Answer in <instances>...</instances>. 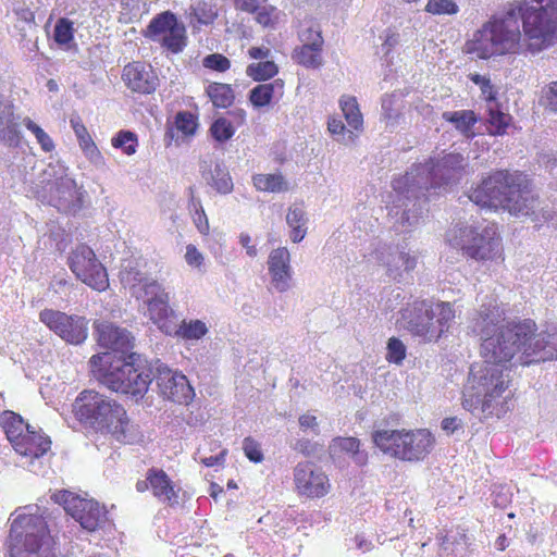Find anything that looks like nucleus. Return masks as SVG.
<instances>
[{"label": "nucleus", "mask_w": 557, "mask_h": 557, "mask_svg": "<svg viewBox=\"0 0 557 557\" xmlns=\"http://www.w3.org/2000/svg\"><path fill=\"white\" fill-rule=\"evenodd\" d=\"M557 38V0H516L483 25L468 42L480 59L496 54L539 52Z\"/></svg>", "instance_id": "1"}, {"label": "nucleus", "mask_w": 557, "mask_h": 557, "mask_svg": "<svg viewBox=\"0 0 557 557\" xmlns=\"http://www.w3.org/2000/svg\"><path fill=\"white\" fill-rule=\"evenodd\" d=\"M504 312L494 298L483 302L473 331L482 339L481 354L488 361H511L521 366L557 359V332L536 333L530 319L499 326Z\"/></svg>", "instance_id": "2"}, {"label": "nucleus", "mask_w": 557, "mask_h": 557, "mask_svg": "<svg viewBox=\"0 0 557 557\" xmlns=\"http://www.w3.org/2000/svg\"><path fill=\"white\" fill-rule=\"evenodd\" d=\"M467 168L468 162L462 154L450 152L430 163L419 164L394 180L388 215L394 220L396 231L409 232L419 223L421 198L429 188L457 184L468 173Z\"/></svg>", "instance_id": "3"}, {"label": "nucleus", "mask_w": 557, "mask_h": 557, "mask_svg": "<svg viewBox=\"0 0 557 557\" xmlns=\"http://www.w3.org/2000/svg\"><path fill=\"white\" fill-rule=\"evenodd\" d=\"M73 412L85 425L110 433L119 442L133 444L140 438L138 426L129 421L123 406L96 391L79 393Z\"/></svg>", "instance_id": "4"}, {"label": "nucleus", "mask_w": 557, "mask_h": 557, "mask_svg": "<svg viewBox=\"0 0 557 557\" xmlns=\"http://www.w3.org/2000/svg\"><path fill=\"white\" fill-rule=\"evenodd\" d=\"M507 362L484 358L482 366L471 368L463 391L462 406L466 410L480 419L498 414V406L507 398L504 396L509 383V371L505 366Z\"/></svg>", "instance_id": "5"}, {"label": "nucleus", "mask_w": 557, "mask_h": 557, "mask_svg": "<svg viewBox=\"0 0 557 557\" xmlns=\"http://www.w3.org/2000/svg\"><path fill=\"white\" fill-rule=\"evenodd\" d=\"M455 319L450 302L414 300L399 311L396 324L423 342H436Z\"/></svg>", "instance_id": "6"}, {"label": "nucleus", "mask_w": 557, "mask_h": 557, "mask_svg": "<svg viewBox=\"0 0 557 557\" xmlns=\"http://www.w3.org/2000/svg\"><path fill=\"white\" fill-rule=\"evenodd\" d=\"M27 506L13 519L10 530V557H55L46 521Z\"/></svg>", "instance_id": "7"}, {"label": "nucleus", "mask_w": 557, "mask_h": 557, "mask_svg": "<svg viewBox=\"0 0 557 557\" xmlns=\"http://www.w3.org/2000/svg\"><path fill=\"white\" fill-rule=\"evenodd\" d=\"M372 440L377 448L403 461H421L433 450L435 438L426 429L379 430Z\"/></svg>", "instance_id": "8"}, {"label": "nucleus", "mask_w": 557, "mask_h": 557, "mask_svg": "<svg viewBox=\"0 0 557 557\" xmlns=\"http://www.w3.org/2000/svg\"><path fill=\"white\" fill-rule=\"evenodd\" d=\"M447 240L450 246L478 261L494 260L502 256L500 238L494 224L457 225L448 232Z\"/></svg>", "instance_id": "9"}, {"label": "nucleus", "mask_w": 557, "mask_h": 557, "mask_svg": "<svg viewBox=\"0 0 557 557\" xmlns=\"http://www.w3.org/2000/svg\"><path fill=\"white\" fill-rule=\"evenodd\" d=\"M520 185V174L507 170L495 171L473 188L468 198L476 206L490 210L503 208L508 212L523 210L513 198H508L509 189Z\"/></svg>", "instance_id": "10"}, {"label": "nucleus", "mask_w": 557, "mask_h": 557, "mask_svg": "<svg viewBox=\"0 0 557 557\" xmlns=\"http://www.w3.org/2000/svg\"><path fill=\"white\" fill-rule=\"evenodd\" d=\"M51 499L87 531H96L108 523V511L94 499L83 498L70 491H58L51 495Z\"/></svg>", "instance_id": "11"}, {"label": "nucleus", "mask_w": 557, "mask_h": 557, "mask_svg": "<svg viewBox=\"0 0 557 557\" xmlns=\"http://www.w3.org/2000/svg\"><path fill=\"white\" fill-rule=\"evenodd\" d=\"M69 267L75 276L95 290L102 292L109 287L106 268L99 262L94 250L86 245H78L69 256Z\"/></svg>", "instance_id": "12"}, {"label": "nucleus", "mask_w": 557, "mask_h": 557, "mask_svg": "<svg viewBox=\"0 0 557 557\" xmlns=\"http://www.w3.org/2000/svg\"><path fill=\"white\" fill-rule=\"evenodd\" d=\"M134 296L137 299H141L147 306L149 319L163 333L171 335L174 325L170 318L174 314V311L169 305L170 296L164 287L158 282H146L141 287L135 289Z\"/></svg>", "instance_id": "13"}, {"label": "nucleus", "mask_w": 557, "mask_h": 557, "mask_svg": "<svg viewBox=\"0 0 557 557\" xmlns=\"http://www.w3.org/2000/svg\"><path fill=\"white\" fill-rule=\"evenodd\" d=\"M45 175L54 177L50 187V203L64 212H76L82 208L83 193L77 187L75 180L67 176L61 164H49Z\"/></svg>", "instance_id": "14"}, {"label": "nucleus", "mask_w": 557, "mask_h": 557, "mask_svg": "<svg viewBox=\"0 0 557 557\" xmlns=\"http://www.w3.org/2000/svg\"><path fill=\"white\" fill-rule=\"evenodd\" d=\"M39 320L50 331L71 345H79L88 336V321L85 317L45 309L40 311Z\"/></svg>", "instance_id": "15"}, {"label": "nucleus", "mask_w": 557, "mask_h": 557, "mask_svg": "<svg viewBox=\"0 0 557 557\" xmlns=\"http://www.w3.org/2000/svg\"><path fill=\"white\" fill-rule=\"evenodd\" d=\"M147 37L173 53L186 47V28L176 16L166 11L151 20L147 27Z\"/></svg>", "instance_id": "16"}, {"label": "nucleus", "mask_w": 557, "mask_h": 557, "mask_svg": "<svg viewBox=\"0 0 557 557\" xmlns=\"http://www.w3.org/2000/svg\"><path fill=\"white\" fill-rule=\"evenodd\" d=\"M12 447L20 455L24 467L34 473H39L50 450L51 441L37 432L34 426H27L25 434L18 441H14Z\"/></svg>", "instance_id": "17"}, {"label": "nucleus", "mask_w": 557, "mask_h": 557, "mask_svg": "<svg viewBox=\"0 0 557 557\" xmlns=\"http://www.w3.org/2000/svg\"><path fill=\"white\" fill-rule=\"evenodd\" d=\"M156 382L160 394L174 403L188 404L195 396L187 377L164 364L156 368Z\"/></svg>", "instance_id": "18"}, {"label": "nucleus", "mask_w": 557, "mask_h": 557, "mask_svg": "<svg viewBox=\"0 0 557 557\" xmlns=\"http://www.w3.org/2000/svg\"><path fill=\"white\" fill-rule=\"evenodd\" d=\"M294 483L299 495L322 497L329 493L326 474L312 462H299L294 469Z\"/></svg>", "instance_id": "19"}, {"label": "nucleus", "mask_w": 557, "mask_h": 557, "mask_svg": "<svg viewBox=\"0 0 557 557\" xmlns=\"http://www.w3.org/2000/svg\"><path fill=\"white\" fill-rule=\"evenodd\" d=\"M524 183V178L522 174H520V185L516 188L509 189L508 198H513L512 200L517 202V206L521 207L523 210L519 212H509L516 216H529L535 222H548L553 226H557V215L555 216L550 211L539 209L540 201L534 196L531 189Z\"/></svg>", "instance_id": "20"}, {"label": "nucleus", "mask_w": 557, "mask_h": 557, "mask_svg": "<svg viewBox=\"0 0 557 557\" xmlns=\"http://www.w3.org/2000/svg\"><path fill=\"white\" fill-rule=\"evenodd\" d=\"M267 263L273 288L278 293L287 292L292 287L294 274L289 250L286 247L272 249Z\"/></svg>", "instance_id": "21"}, {"label": "nucleus", "mask_w": 557, "mask_h": 557, "mask_svg": "<svg viewBox=\"0 0 557 557\" xmlns=\"http://www.w3.org/2000/svg\"><path fill=\"white\" fill-rule=\"evenodd\" d=\"M377 260L386 269V275L396 282L406 280L417 265L414 255L391 247L379 250Z\"/></svg>", "instance_id": "22"}, {"label": "nucleus", "mask_w": 557, "mask_h": 557, "mask_svg": "<svg viewBox=\"0 0 557 557\" xmlns=\"http://www.w3.org/2000/svg\"><path fill=\"white\" fill-rule=\"evenodd\" d=\"M96 332L98 344L101 347L123 355L132 354L134 337L126 329L116 326L111 322H98Z\"/></svg>", "instance_id": "23"}, {"label": "nucleus", "mask_w": 557, "mask_h": 557, "mask_svg": "<svg viewBox=\"0 0 557 557\" xmlns=\"http://www.w3.org/2000/svg\"><path fill=\"white\" fill-rule=\"evenodd\" d=\"M122 79L132 91L139 94H151L158 85V77L152 67L141 62L125 65Z\"/></svg>", "instance_id": "24"}, {"label": "nucleus", "mask_w": 557, "mask_h": 557, "mask_svg": "<svg viewBox=\"0 0 557 557\" xmlns=\"http://www.w3.org/2000/svg\"><path fill=\"white\" fill-rule=\"evenodd\" d=\"M20 117L14 114L13 103L0 95V140L10 147H16L21 140Z\"/></svg>", "instance_id": "25"}, {"label": "nucleus", "mask_w": 557, "mask_h": 557, "mask_svg": "<svg viewBox=\"0 0 557 557\" xmlns=\"http://www.w3.org/2000/svg\"><path fill=\"white\" fill-rule=\"evenodd\" d=\"M135 354H129V375L125 380V388L121 394L128 395L136 400L141 399L148 392L149 385L152 381L151 371L139 366H135Z\"/></svg>", "instance_id": "26"}, {"label": "nucleus", "mask_w": 557, "mask_h": 557, "mask_svg": "<svg viewBox=\"0 0 557 557\" xmlns=\"http://www.w3.org/2000/svg\"><path fill=\"white\" fill-rule=\"evenodd\" d=\"M200 172L202 178L208 185L213 187L218 193L227 195L233 190V181L226 169L221 162H215L213 168L212 163L202 161L200 165Z\"/></svg>", "instance_id": "27"}, {"label": "nucleus", "mask_w": 557, "mask_h": 557, "mask_svg": "<svg viewBox=\"0 0 557 557\" xmlns=\"http://www.w3.org/2000/svg\"><path fill=\"white\" fill-rule=\"evenodd\" d=\"M147 481L152 494L162 502L169 504L177 503V493L169 475L163 470L151 469L147 473Z\"/></svg>", "instance_id": "28"}, {"label": "nucleus", "mask_w": 557, "mask_h": 557, "mask_svg": "<svg viewBox=\"0 0 557 557\" xmlns=\"http://www.w3.org/2000/svg\"><path fill=\"white\" fill-rule=\"evenodd\" d=\"M70 124L77 137L79 147L84 151L85 156L91 162L100 163L102 160L101 153L97 148L96 144L94 143L91 136L89 135L86 126L82 122V119L78 115L72 116L70 119Z\"/></svg>", "instance_id": "29"}, {"label": "nucleus", "mask_w": 557, "mask_h": 557, "mask_svg": "<svg viewBox=\"0 0 557 557\" xmlns=\"http://www.w3.org/2000/svg\"><path fill=\"white\" fill-rule=\"evenodd\" d=\"M129 361L111 363L109 369L100 374V382L109 389L121 393L125 388V380L129 375Z\"/></svg>", "instance_id": "30"}, {"label": "nucleus", "mask_w": 557, "mask_h": 557, "mask_svg": "<svg viewBox=\"0 0 557 557\" xmlns=\"http://www.w3.org/2000/svg\"><path fill=\"white\" fill-rule=\"evenodd\" d=\"M332 455L346 453L358 466H364L368 461V454L360 450V441L356 437H336L330 445Z\"/></svg>", "instance_id": "31"}, {"label": "nucleus", "mask_w": 557, "mask_h": 557, "mask_svg": "<svg viewBox=\"0 0 557 557\" xmlns=\"http://www.w3.org/2000/svg\"><path fill=\"white\" fill-rule=\"evenodd\" d=\"M283 89L284 83L282 79L260 84L250 90L249 99L255 107H265L270 104L273 98L282 97L284 92Z\"/></svg>", "instance_id": "32"}, {"label": "nucleus", "mask_w": 557, "mask_h": 557, "mask_svg": "<svg viewBox=\"0 0 557 557\" xmlns=\"http://www.w3.org/2000/svg\"><path fill=\"white\" fill-rule=\"evenodd\" d=\"M404 103L403 99L396 95H385L382 98V121L385 123L386 128H395L403 119Z\"/></svg>", "instance_id": "33"}, {"label": "nucleus", "mask_w": 557, "mask_h": 557, "mask_svg": "<svg viewBox=\"0 0 557 557\" xmlns=\"http://www.w3.org/2000/svg\"><path fill=\"white\" fill-rule=\"evenodd\" d=\"M442 117L443 120L454 124L455 127L466 137L471 138L474 136L472 127L476 123L478 117L473 111H446L442 114Z\"/></svg>", "instance_id": "34"}, {"label": "nucleus", "mask_w": 557, "mask_h": 557, "mask_svg": "<svg viewBox=\"0 0 557 557\" xmlns=\"http://www.w3.org/2000/svg\"><path fill=\"white\" fill-rule=\"evenodd\" d=\"M0 425L11 445L25 434L27 426H30L23 421L21 416L13 411H4L1 413Z\"/></svg>", "instance_id": "35"}, {"label": "nucleus", "mask_w": 557, "mask_h": 557, "mask_svg": "<svg viewBox=\"0 0 557 557\" xmlns=\"http://www.w3.org/2000/svg\"><path fill=\"white\" fill-rule=\"evenodd\" d=\"M286 223L292 228L290 239L294 243H300L307 233V218L304 209L297 206L290 207L286 215Z\"/></svg>", "instance_id": "36"}, {"label": "nucleus", "mask_w": 557, "mask_h": 557, "mask_svg": "<svg viewBox=\"0 0 557 557\" xmlns=\"http://www.w3.org/2000/svg\"><path fill=\"white\" fill-rule=\"evenodd\" d=\"M339 107L347 124L355 131H362L363 116L360 112L357 99L352 96H343L339 99Z\"/></svg>", "instance_id": "37"}, {"label": "nucleus", "mask_w": 557, "mask_h": 557, "mask_svg": "<svg viewBox=\"0 0 557 557\" xmlns=\"http://www.w3.org/2000/svg\"><path fill=\"white\" fill-rule=\"evenodd\" d=\"M121 281L124 285H128L134 295L135 289L141 287L146 282H156L154 280L148 278L146 273L143 272L137 263L128 261L123 265L120 272Z\"/></svg>", "instance_id": "38"}, {"label": "nucleus", "mask_w": 557, "mask_h": 557, "mask_svg": "<svg viewBox=\"0 0 557 557\" xmlns=\"http://www.w3.org/2000/svg\"><path fill=\"white\" fill-rule=\"evenodd\" d=\"M322 47L301 45L294 50L293 59L306 67L317 69L322 65Z\"/></svg>", "instance_id": "39"}, {"label": "nucleus", "mask_w": 557, "mask_h": 557, "mask_svg": "<svg viewBox=\"0 0 557 557\" xmlns=\"http://www.w3.org/2000/svg\"><path fill=\"white\" fill-rule=\"evenodd\" d=\"M207 95L216 108H227L234 101V92L230 85L212 83L207 87Z\"/></svg>", "instance_id": "40"}, {"label": "nucleus", "mask_w": 557, "mask_h": 557, "mask_svg": "<svg viewBox=\"0 0 557 557\" xmlns=\"http://www.w3.org/2000/svg\"><path fill=\"white\" fill-rule=\"evenodd\" d=\"M208 333V327L201 320H183L178 327L174 325L172 334L184 339H199Z\"/></svg>", "instance_id": "41"}, {"label": "nucleus", "mask_w": 557, "mask_h": 557, "mask_svg": "<svg viewBox=\"0 0 557 557\" xmlns=\"http://www.w3.org/2000/svg\"><path fill=\"white\" fill-rule=\"evenodd\" d=\"M253 185L261 191L280 193L287 189V184L281 174L255 175Z\"/></svg>", "instance_id": "42"}, {"label": "nucleus", "mask_w": 557, "mask_h": 557, "mask_svg": "<svg viewBox=\"0 0 557 557\" xmlns=\"http://www.w3.org/2000/svg\"><path fill=\"white\" fill-rule=\"evenodd\" d=\"M246 73L255 81H264L277 73V66L273 61L265 60L259 63H251L247 66Z\"/></svg>", "instance_id": "43"}, {"label": "nucleus", "mask_w": 557, "mask_h": 557, "mask_svg": "<svg viewBox=\"0 0 557 557\" xmlns=\"http://www.w3.org/2000/svg\"><path fill=\"white\" fill-rule=\"evenodd\" d=\"M327 129L338 143L344 145L354 143L357 137L351 131L346 129L345 124L338 117L329 119Z\"/></svg>", "instance_id": "44"}, {"label": "nucleus", "mask_w": 557, "mask_h": 557, "mask_svg": "<svg viewBox=\"0 0 557 557\" xmlns=\"http://www.w3.org/2000/svg\"><path fill=\"white\" fill-rule=\"evenodd\" d=\"M212 137L220 143H225L233 137L235 128L225 117L216 119L210 127Z\"/></svg>", "instance_id": "45"}, {"label": "nucleus", "mask_w": 557, "mask_h": 557, "mask_svg": "<svg viewBox=\"0 0 557 557\" xmlns=\"http://www.w3.org/2000/svg\"><path fill=\"white\" fill-rule=\"evenodd\" d=\"M112 146L121 148L127 156H132L136 152L137 137L129 131H120L112 138Z\"/></svg>", "instance_id": "46"}, {"label": "nucleus", "mask_w": 557, "mask_h": 557, "mask_svg": "<svg viewBox=\"0 0 557 557\" xmlns=\"http://www.w3.org/2000/svg\"><path fill=\"white\" fill-rule=\"evenodd\" d=\"M490 133L493 135H503L509 124L510 116L493 107L488 108Z\"/></svg>", "instance_id": "47"}, {"label": "nucleus", "mask_w": 557, "mask_h": 557, "mask_svg": "<svg viewBox=\"0 0 557 557\" xmlns=\"http://www.w3.org/2000/svg\"><path fill=\"white\" fill-rule=\"evenodd\" d=\"M23 123L26 128L35 135L37 143L44 151L50 152L54 149L53 140L39 125L34 123L29 117H25Z\"/></svg>", "instance_id": "48"}, {"label": "nucleus", "mask_w": 557, "mask_h": 557, "mask_svg": "<svg viewBox=\"0 0 557 557\" xmlns=\"http://www.w3.org/2000/svg\"><path fill=\"white\" fill-rule=\"evenodd\" d=\"M73 22L67 18H60L55 26L53 37L57 44L65 46L73 40Z\"/></svg>", "instance_id": "49"}, {"label": "nucleus", "mask_w": 557, "mask_h": 557, "mask_svg": "<svg viewBox=\"0 0 557 557\" xmlns=\"http://www.w3.org/2000/svg\"><path fill=\"white\" fill-rule=\"evenodd\" d=\"M299 39L302 45L315 47H322L323 45L320 26L313 22H310L308 26L301 28L299 32Z\"/></svg>", "instance_id": "50"}, {"label": "nucleus", "mask_w": 557, "mask_h": 557, "mask_svg": "<svg viewBox=\"0 0 557 557\" xmlns=\"http://www.w3.org/2000/svg\"><path fill=\"white\" fill-rule=\"evenodd\" d=\"M425 11L434 15H453L459 11V8L453 0H429Z\"/></svg>", "instance_id": "51"}, {"label": "nucleus", "mask_w": 557, "mask_h": 557, "mask_svg": "<svg viewBox=\"0 0 557 557\" xmlns=\"http://www.w3.org/2000/svg\"><path fill=\"white\" fill-rule=\"evenodd\" d=\"M386 349V359L388 362L400 364L406 358V346L399 338H389Z\"/></svg>", "instance_id": "52"}, {"label": "nucleus", "mask_w": 557, "mask_h": 557, "mask_svg": "<svg viewBox=\"0 0 557 557\" xmlns=\"http://www.w3.org/2000/svg\"><path fill=\"white\" fill-rule=\"evenodd\" d=\"M176 128L184 135H194L197 128V119L190 112H180L175 120Z\"/></svg>", "instance_id": "53"}, {"label": "nucleus", "mask_w": 557, "mask_h": 557, "mask_svg": "<svg viewBox=\"0 0 557 557\" xmlns=\"http://www.w3.org/2000/svg\"><path fill=\"white\" fill-rule=\"evenodd\" d=\"M540 104L552 112H557V82H552L542 89Z\"/></svg>", "instance_id": "54"}, {"label": "nucleus", "mask_w": 557, "mask_h": 557, "mask_svg": "<svg viewBox=\"0 0 557 557\" xmlns=\"http://www.w3.org/2000/svg\"><path fill=\"white\" fill-rule=\"evenodd\" d=\"M191 208L195 211L193 219L196 227L201 234H208L209 232V221L206 215V212L201 206L200 200L193 199Z\"/></svg>", "instance_id": "55"}, {"label": "nucleus", "mask_w": 557, "mask_h": 557, "mask_svg": "<svg viewBox=\"0 0 557 557\" xmlns=\"http://www.w3.org/2000/svg\"><path fill=\"white\" fill-rule=\"evenodd\" d=\"M202 65L207 69L214 70L218 72H225L230 69V60L220 53H212L207 55L202 60Z\"/></svg>", "instance_id": "56"}, {"label": "nucleus", "mask_w": 557, "mask_h": 557, "mask_svg": "<svg viewBox=\"0 0 557 557\" xmlns=\"http://www.w3.org/2000/svg\"><path fill=\"white\" fill-rule=\"evenodd\" d=\"M36 33V26L29 24L27 32L22 35L21 46L25 53L30 54L38 50V36Z\"/></svg>", "instance_id": "57"}, {"label": "nucleus", "mask_w": 557, "mask_h": 557, "mask_svg": "<svg viewBox=\"0 0 557 557\" xmlns=\"http://www.w3.org/2000/svg\"><path fill=\"white\" fill-rule=\"evenodd\" d=\"M194 16L198 23L208 25L215 20L216 12L213 11L211 5H208L206 2H203L196 5L194 9Z\"/></svg>", "instance_id": "58"}, {"label": "nucleus", "mask_w": 557, "mask_h": 557, "mask_svg": "<svg viewBox=\"0 0 557 557\" xmlns=\"http://www.w3.org/2000/svg\"><path fill=\"white\" fill-rule=\"evenodd\" d=\"M243 449L246 457L253 462H261L263 454L260 444L251 437H246L243 442Z\"/></svg>", "instance_id": "59"}, {"label": "nucleus", "mask_w": 557, "mask_h": 557, "mask_svg": "<svg viewBox=\"0 0 557 557\" xmlns=\"http://www.w3.org/2000/svg\"><path fill=\"white\" fill-rule=\"evenodd\" d=\"M257 15H256V21L264 26V27H269V26H273L274 24V20H275V9L272 8V7H259L258 8V11L255 12Z\"/></svg>", "instance_id": "60"}, {"label": "nucleus", "mask_w": 557, "mask_h": 557, "mask_svg": "<svg viewBox=\"0 0 557 557\" xmlns=\"http://www.w3.org/2000/svg\"><path fill=\"white\" fill-rule=\"evenodd\" d=\"M185 260L188 265L199 269L203 263L202 253L194 245H187Z\"/></svg>", "instance_id": "61"}, {"label": "nucleus", "mask_w": 557, "mask_h": 557, "mask_svg": "<svg viewBox=\"0 0 557 557\" xmlns=\"http://www.w3.org/2000/svg\"><path fill=\"white\" fill-rule=\"evenodd\" d=\"M472 81L476 85L481 86L482 92L486 96V99L488 101L495 100V96L493 94L492 85H491V82H490L488 78H486L485 76H481L479 74H475L474 76H472Z\"/></svg>", "instance_id": "62"}, {"label": "nucleus", "mask_w": 557, "mask_h": 557, "mask_svg": "<svg viewBox=\"0 0 557 557\" xmlns=\"http://www.w3.org/2000/svg\"><path fill=\"white\" fill-rule=\"evenodd\" d=\"M298 422L302 430L310 429L314 434H319V425L315 416L309 413L301 414L298 419Z\"/></svg>", "instance_id": "63"}, {"label": "nucleus", "mask_w": 557, "mask_h": 557, "mask_svg": "<svg viewBox=\"0 0 557 557\" xmlns=\"http://www.w3.org/2000/svg\"><path fill=\"white\" fill-rule=\"evenodd\" d=\"M462 426V423H461V420L456 418V417H453V418H445L443 421H442V429L447 433V434H454L456 431H458L459 429H461Z\"/></svg>", "instance_id": "64"}]
</instances>
